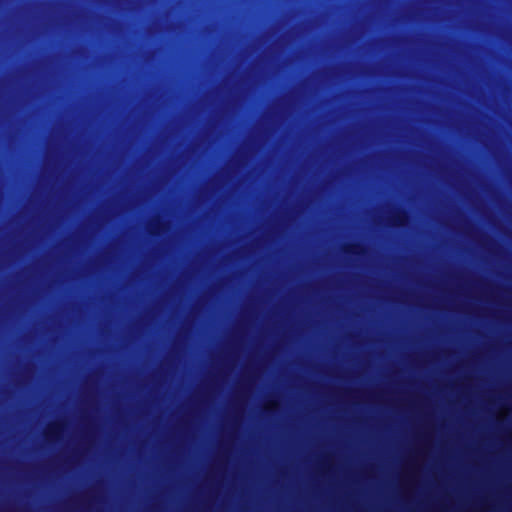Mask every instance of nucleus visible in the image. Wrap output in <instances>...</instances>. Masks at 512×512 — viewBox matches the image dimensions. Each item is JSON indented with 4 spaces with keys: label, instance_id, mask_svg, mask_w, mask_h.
Here are the masks:
<instances>
[{
    "label": "nucleus",
    "instance_id": "obj_3",
    "mask_svg": "<svg viewBox=\"0 0 512 512\" xmlns=\"http://www.w3.org/2000/svg\"><path fill=\"white\" fill-rule=\"evenodd\" d=\"M64 425L60 422L51 424L45 432V438L47 439H58L61 432L63 431Z\"/></svg>",
    "mask_w": 512,
    "mask_h": 512
},
{
    "label": "nucleus",
    "instance_id": "obj_1",
    "mask_svg": "<svg viewBox=\"0 0 512 512\" xmlns=\"http://www.w3.org/2000/svg\"><path fill=\"white\" fill-rule=\"evenodd\" d=\"M408 221V213L404 209H397L389 218V223L393 227H403Z\"/></svg>",
    "mask_w": 512,
    "mask_h": 512
},
{
    "label": "nucleus",
    "instance_id": "obj_2",
    "mask_svg": "<svg viewBox=\"0 0 512 512\" xmlns=\"http://www.w3.org/2000/svg\"><path fill=\"white\" fill-rule=\"evenodd\" d=\"M343 252L349 256H361L365 253V248L360 243H350L343 246Z\"/></svg>",
    "mask_w": 512,
    "mask_h": 512
},
{
    "label": "nucleus",
    "instance_id": "obj_4",
    "mask_svg": "<svg viewBox=\"0 0 512 512\" xmlns=\"http://www.w3.org/2000/svg\"><path fill=\"white\" fill-rule=\"evenodd\" d=\"M163 229V223L160 220H155L149 225L148 232L152 236H157Z\"/></svg>",
    "mask_w": 512,
    "mask_h": 512
}]
</instances>
